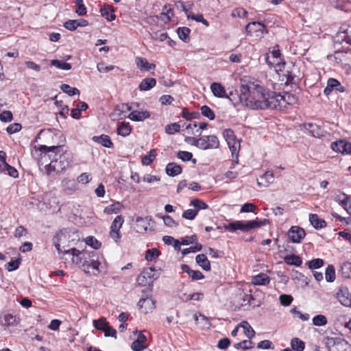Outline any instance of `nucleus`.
I'll return each mask as SVG.
<instances>
[{
  "instance_id": "f257e3e1",
  "label": "nucleus",
  "mask_w": 351,
  "mask_h": 351,
  "mask_svg": "<svg viewBox=\"0 0 351 351\" xmlns=\"http://www.w3.org/2000/svg\"><path fill=\"white\" fill-rule=\"evenodd\" d=\"M40 159L38 163L44 165L48 175L65 170L72 161V154L64 146L40 145Z\"/></svg>"
},
{
  "instance_id": "f03ea898",
  "label": "nucleus",
  "mask_w": 351,
  "mask_h": 351,
  "mask_svg": "<svg viewBox=\"0 0 351 351\" xmlns=\"http://www.w3.org/2000/svg\"><path fill=\"white\" fill-rule=\"evenodd\" d=\"M240 100L253 110L266 109L265 100L269 90L258 80L249 81L242 84L240 88Z\"/></svg>"
},
{
  "instance_id": "7ed1b4c3",
  "label": "nucleus",
  "mask_w": 351,
  "mask_h": 351,
  "mask_svg": "<svg viewBox=\"0 0 351 351\" xmlns=\"http://www.w3.org/2000/svg\"><path fill=\"white\" fill-rule=\"evenodd\" d=\"M71 256L72 261L84 268V270L93 275L99 274L98 255L94 251H80L76 248H71L64 251Z\"/></svg>"
},
{
  "instance_id": "20e7f679",
  "label": "nucleus",
  "mask_w": 351,
  "mask_h": 351,
  "mask_svg": "<svg viewBox=\"0 0 351 351\" xmlns=\"http://www.w3.org/2000/svg\"><path fill=\"white\" fill-rule=\"evenodd\" d=\"M267 220H250L247 221H235L226 225L225 229L231 232L240 230L243 232H248L252 229H256L261 227L267 223Z\"/></svg>"
},
{
  "instance_id": "39448f33",
  "label": "nucleus",
  "mask_w": 351,
  "mask_h": 351,
  "mask_svg": "<svg viewBox=\"0 0 351 351\" xmlns=\"http://www.w3.org/2000/svg\"><path fill=\"white\" fill-rule=\"evenodd\" d=\"M334 42L351 45V26H341L334 37Z\"/></svg>"
},
{
  "instance_id": "423d86ee",
  "label": "nucleus",
  "mask_w": 351,
  "mask_h": 351,
  "mask_svg": "<svg viewBox=\"0 0 351 351\" xmlns=\"http://www.w3.org/2000/svg\"><path fill=\"white\" fill-rule=\"evenodd\" d=\"M67 231L66 230H60L53 238V243L55 245L59 254H68L64 251L69 249H65V244L66 243Z\"/></svg>"
},
{
  "instance_id": "0eeeda50",
  "label": "nucleus",
  "mask_w": 351,
  "mask_h": 351,
  "mask_svg": "<svg viewBox=\"0 0 351 351\" xmlns=\"http://www.w3.org/2000/svg\"><path fill=\"white\" fill-rule=\"evenodd\" d=\"M123 222L124 219L123 216L117 215L111 224L110 236L116 243H118L121 239L120 228Z\"/></svg>"
},
{
  "instance_id": "6e6552de",
  "label": "nucleus",
  "mask_w": 351,
  "mask_h": 351,
  "mask_svg": "<svg viewBox=\"0 0 351 351\" xmlns=\"http://www.w3.org/2000/svg\"><path fill=\"white\" fill-rule=\"evenodd\" d=\"M200 149L203 150L217 149L219 146V141L215 135L203 136L200 137Z\"/></svg>"
},
{
  "instance_id": "1a4fd4ad",
  "label": "nucleus",
  "mask_w": 351,
  "mask_h": 351,
  "mask_svg": "<svg viewBox=\"0 0 351 351\" xmlns=\"http://www.w3.org/2000/svg\"><path fill=\"white\" fill-rule=\"evenodd\" d=\"M331 149L342 154H351V143L345 140H339L332 142L330 145Z\"/></svg>"
},
{
  "instance_id": "9d476101",
  "label": "nucleus",
  "mask_w": 351,
  "mask_h": 351,
  "mask_svg": "<svg viewBox=\"0 0 351 351\" xmlns=\"http://www.w3.org/2000/svg\"><path fill=\"white\" fill-rule=\"evenodd\" d=\"M306 235L303 228L299 226H292L288 231V237L293 243H299Z\"/></svg>"
},
{
  "instance_id": "9b49d317",
  "label": "nucleus",
  "mask_w": 351,
  "mask_h": 351,
  "mask_svg": "<svg viewBox=\"0 0 351 351\" xmlns=\"http://www.w3.org/2000/svg\"><path fill=\"white\" fill-rule=\"evenodd\" d=\"M131 107L128 104H121L117 105L113 111L111 112L110 117L113 120H119L125 117V114L131 110Z\"/></svg>"
},
{
  "instance_id": "f8f14e48",
  "label": "nucleus",
  "mask_w": 351,
  "mask_h": 351,
  "mask_svg": "<svg viewBox=\"0 0 351 351\" xmlns=\"http://www.w3.org/2000/svg\"><path fill=\"white\" fill-rule=\"evenodd\" d=\"M333 90L343 93L346 88L337 80L329 78L327 81V86L324 90V93L326 95H328Z\"/></svg>"
},
{
  "instance_id": "ddd939ff",
  "label": "nucleus",
  "mask_w": 351,
  "mask_h": 351,
  "mask_svg": "<svg viewBox=\"0 0 351 351\" xmlns=\"http://www.w3.org/2000/svg\"><path fill=\"white\" fill-rule=\"evenodd\" d=\"M303 127L305 132L312 136L320 138L323 136L324 130L319 125L315 123H304Z\"/></svg>"
},
{
  "instance_id": "4468645a",
  "label": "nucleus",
  "mask_w": 351,
  "mask_h": 351,
  "mask_svg": "<svg viewBox=\"0 0 351 351\" xmlns=\"http://www.w3.org/2000/svg\"><path fill=\"white\" fill-rule=\"evenodd\" d=\"M136 332L137 333L138 331L136 330ZM146 341L147 337L141 332H138L137 339L131 345L132 350L133 351H143L147 347L145 343Z\"/></svg>"
},
{
  "instance_id": "2eb2a0df",
  "label": "nucleus",
  "mask_w": 351,
  "mask_h": 351,
  "mask_svg": "<svg viewBox=\"0 0 351 351\" xmlns=\"http://www.w3.org/2000/svg\"><path fill=\"white\" fill-rule=\"evenodd\" d=\"M19 319L9 313H4L0 315V323L5 326H14L19 324Z\"/></svg>"
},
{
  "instance_id": "dca6fc26",
  "label": "nucleus",
  "mask_w": 351,
  "mask_h": 351,
  "mask_svg": "<svg viewBox=\"0 0 351 351\" xmlns=\"http://www.w3.org/2000/svg\"><path fill=\"white\" fill-rule=\"evenodd\" d=\"M348 346V342L345 340L340 339H330L328 340L327 346L329 351H345L341 348Z\"/></svg>"
},
{
  "instance_id": "f3484780",
  "label": "nucleus",
  "mask_w": 351,
  "mask_h": 351,
  "mask_svg": "<svg viewBox=\"0 0 351 351\" xmlns=\"http://www.w3.org/2000/svg\"><path fill=\"white\" fill-rule=\"evenodd\" d=\"M336 298L342 305L346 306L350 302L351 294L350 293L348 288L341 287L337 292Z\"/></svg>"
},
{
  "instance_id": "a211bd4d",
  "label": "nucleus",
  "mask_w": 351,
  "mask_h": 351,
  "mask_svg": "<svg viewBox=\"0 0 351 351\" xmlns=\"http://www.w3.org/2000/svg\"><path fill=\"white\" fill-rule=\"evenodd\" d=\"M265 26L260 22L249 23L245 27V31L248 35H253L254 33L263 34Z\"/></svg>"
},
{
  "instance_id": "6ab92c4d",
  "label": "nucleus",
  "mask_w": 351,
  "mask_h": 351,
  "mask_svg": "<svg viewBox=\"0 0 351 351\" xmlns=\"http://www.w3.org/2000/svg\"><path fill=\"white\" fill-rule=\"evenodd\" d=\"M274 181V175L272 171H266L257 179V184L259 186L268 187Z\"/></svg>"
},
{
  "instance_id": "aec40b11",
  "label": "nucleus",
  "mask_w": 351,
  "mask_h": 351,
  "mask_svg": "<svg viewBox=\"0 0 351 351\" xmlns=\"http://www.w3.org/2000/svg\"><path fill=\"white\" fill-rule=\"evenodd\" d=\"M281 94H276L274 92H270L269 90L267 99L265 100L266 103V109L271 108V109H278V103L280 99Z\"/></svg>"
},
{
  "instance_id": "412c9836",
  "label": "nucleus",
  "mask_w": 351,
  "mask_h": 351,
  "mask_svg": "<svg viewBox=\"0 0 351 351\" xmlns=\"http://www.w3.org/2000/svg\"><path fill=\"white\" fill-rule=\"evenodd\" d=\"M138 306L145 313H147L149 311L155 308V302L151 298H141L138 302Z\"/></svg>"
},
{
  "instance_id": "4be33fe9",
  "label": "nucleus",
  "mask_w": 351,
  "mask_h": 351,
  "mask_svg": "<svg viewBox=\"0 0 351 351\" xmlns=\"http://www.w3.org/2000/svg\"><path fill=\"white\" fill-rule=\"evenodd\" d=\"M277 104L278 110H283L287 107L288 105L291 104L294 101V97L289 93H285L280 95Z\"/></svg>"
},
{
  "instance_id": "5701e85b",
  "label": "nucleus",
  "mask_w": 351,
  "mask_h": 351,
  "mask_svg": "<svg viewBox=\"0 0 351 351\" xmlns=\"http://www.w3.org/2000/svg\"><path fill=\"white\" fill-rule=\"evenodd\" d=\"M237 301L241 306H250L251 301L254 300L253 296L250 293H245L243 291H238Z\"/></svg>"
},
{
  "instance_id": "b1692460",
  "label": "nucleus",
  "mask_w": 351,
  "mask_h": 351,
  "mask_svg": "<svg viewBox=\"0 0 351 351\" xmlns=\"http://www.w3.org/2000/svg\"><path fill=\"white\" fill-rule=\"evenodd\" d=\"M149 117L150 114L147 110H134L128 116L130 120L134 121H143Z\"/></svg>"
},
{
  "instance_id": "393cba45",
  "label": "nucleus",
  "mask_w": 351,
  "mask_h": 351,
  "mask_svg": "<svg viewBox=\"0 0 351 351\" xmlns=\"http://www.w3.org/2000/svg\"><path fill=\"white\" fill-rule=\"evenodd\" d=\"M210 90L213 95L219 98H228L224 87L219 83L213 82L210 85Z\"/></svg>"
},
{
  "instance_id": "a878e982",
  "label": "nucleus",
  "mask_w": 351,
  "mask_h": 351,
  "mask_svg": "<svg viewBox=\"0 0 351 351\" xmlns=\"http://www.w3.org/2000/svg\"><path fill=\"white\" fill-rule=\"evenodd\" d=\"M182 270L186 273L190 278H191L194 280H198L204 278V275L200 271L198 270H193L191 269L189 265L186 264H183L181 266Z\"/></svg>"
},
{
  "instance_id": "bb28decb",
  "label": "nucleus",
  "mask_w": 351,
  "mask_h": 351,
  "mask_svg": "<svg viewBox=\"0 0 351 351\" xmlns=\"http://www.w3.org/2000/svg\"><path fill=\"white\" fill-rule=\"evenodd\" d=\"M92 140L97 143L101 145H103L105 147L110 148L112 147L113 143L109 137V136L106 134H101L100 136H94L92 138Z\"/></svg>"
},
{
  "instance_id": "cd10ccee",
  "label": "nucleus",
  "mask_w": 351,
  "mask_h": 351,
  "mask_svg": "<svg viewBox=\"0 0 351 351\" xmlns=\"http://www.w3.org/2000/svg\"><path fill=\"white\" fill-rule=\"evenodd\" d=\"M182 167L180 165L175 162H169L166 166V173L169 176L175 177L182 173Z\"/></svg>"
},
{
  "instance_id": "c85d7f7f",
  "label": "nucleus",
  "mask_w": 351,
  "mask_h": 351,
  "mask_svg": "<svg viewBox=\"0 0 351 351\" xmlns=\"http://www.w3.org/2000/svg\"><path fill=\"white\" fill-rule=\"evenodd\" d=\"M149 223L146 219L138 217L136 219L134 229L138 233L145 232L147 230Z\"/></svg>"
},
{
  "instance_id": "c756f323",
  "label": "nucleus",
  "mask_w": 351,
  "mask_h": 351,
  "mask_svg": "<svg viewBox=\"0 0 351 351\" xmlns=\"http://www.w3.org/2000/svg\"><path fill=\"white\" fill-rule=\"evenodd\" d=\"M142 278H147L152 280V282L154 280H156L158 278V274L156 273L155 268L154 267H147L143 269L141 274L138 276V280L142 279Z\"/></svg>"
},
{
  "instance_id": "7c9ffc66",
  "label": "nucleus",
  "mask_w": 351,
  "mask_h": 351,
  "mask_svg": "<svg viewBox=\"0 0 351 351\" xmlns=\"http://www.w3.org/2000/svg\"><path fill=\"white\" fill-rule=\"evenodd\" d=\"M156 84V80L152 77L143 79L138 86L140 90L147 91L154 87Z\"/></svg>"
},
{
  "instance_id": "2f4dec72",
  "label": "nucleus",
  "mask_w": 351,
  "mask_h": 351,
  "mask_svg": "<svg viewBox=\"0 0 351 351\" xmlns=\"http://www.w3.org/2000/svg\"><path fill=\"white\" fill-rule=\"evenodd\" d=\"M309 221L315 229H320L326 226V221L324 219L319 218L316 214H310Z\"/></svg>"
},
{
  "instance_id": "473e14b6",
  "label": "nucleus",
  "mask_w": 351,
  "mask_h": 351,
  "mask_svg": "<svg viewBox=\"0 0 351 351\" xmlns=\"http://www.w3.org/2000/svg\"><path fill=\"white\" fill-rule=\"evenodd\" d=\"M252 282L255 285H266L269 283L270 279L267 274L261 273L254 276Z\"/></svg>"
},
{
  "instance_id": "72a5a7b5",
  "label": "nucleus",
  "mask_w": 351,
  "mask_h": 351,
  "mask_svg": "<svg viewBox=\"0 0 351 351\" xmlns=\"http://www.w3.org/2000/svg\"><path fill=\"white\" fill-rule=\"evenodd\" d=\"M136 63L141 70L150 71L156 67L154 64H150L145 58L141 57L136 58Z\"/></svg>"
},
{
  "instance_id": "f704fd0d",
  "label": "nucleus",
  "mask_w": 351,
  "mask_h": 351,
  "mask_svg": "<svg viewBox=\"0 0 351 351\" xmlns=\"http://www.w3.org/2000/svg\"><path fill=\"white\" fill-rule=\"evenodd\" d=\"M102 16L105 17L108 21H112L115 19V14L112 7L109 5H104L100 9Z\"/></svg>"
},
{
  "instance_id": "c9c22d12",
  "label": "nucleus",
  "mask_w": 351,
  "mask_h": 351,
  "mask_svg": "<svg viewBox=\"0 0 351 351\" xmlns=\"http://www.w3.org/2000/svg\"><path fill=\"white\" fill-rule=\"evenodd\" d=\"M196 263L205 271L210 270V261L204 254H198L195 258Z\"/></svg>"
},
{
  "instance_id": "e433bc0d",
  "label": "nucleus",
  "mask_w": 351,
  "mask_h": 351,
  "mask_svg": "<svg viewBox=\"0 0 351 351\" xmlns=\"http://www.w3.org/2000/svg\"><path fill=\"white\" fill-rule=\"evenodd\" d=\"M239 326L243 328L244 334L249 339H252L255 336V331L247 321H242L239 324Z\"/></svg>"
},
{
  "instance_id": "4c0bfd02",
  "label": "nucleus",
  "mask_w": 351,
  "mask_h": 351,
  "mask_svg": "<svg viewBox=\"0 0 351 351\" xmlns=\"http://www.w3.org/2000/svg\"><path fill=\"white\" fill-rule=\"evenodd\" d=\"M132 131V128L128 122H121L117 128V133L122 136H128Z\"/></svg>"
},
{
  "instance_id": "58836bf2",
  "label": "nucleus",
  "mask_w": 351,
  "mask_h": 351,
  "mask_svg": "<svg viewBox=\"0 0 351 351\" xmlns=\"http://www.w3.org/2000/svg\"><path fill=\"white\" fill-rule=\"evenodd\" d=\"M226 142L232 153V156L234 158L235 154H239L240 149V141L234 138L233 139L227 141Z\"/></svg>"
},
{
  "instance_id": "ea45409f",
  "label": "nucleus",
  "mask_w": 351,
  "mask_h": 351,
  "mask_svg": "<svg viewBox=\"0 0 351 351\" xmlns=\"http://www.w3.org/2000/svg\"><path fill=\"white\" fill-rule=\"evenodd\" d=\"M285 261L287 265L299 267L302 265V258L296 255L292 254L285 257Z\"/></svg>"
},
{
  "instance_id": "a19ab883",
  "label": "nucleus",
  "mask_w": 351,
  "mask_h": 351,
  "mask_svg": "<svg viewBox=\"0 0 351 351\" xmlns=\"http://www.w3.org/2000/svg\"><path fill=\"white\" fill-rule=\"evenodd\" d=\"M123 208V206L120 202H117L108 206H106L104 208V212L108 215H111L113 213H119Z\"/></svg>"
},
{
  "instance_id": "79ce46f5",
  "label": "nucleus",
  "mask_w": 351,
  "mask_h": 351,
  "mask_svg": "<svg viewBox=\"0 0 351 351\" xmlns=\"http://www.w3.org/2000/svg\"><path fill=\"white\" fill-rule=\"evenodd\" d=\"M265 61L270 67L274 68H280L281 66H283L285 64L282 58H271L266 57Z\"/></svg>"
},
{
  "instance_id": "37998d69",
  "label": "nucleus",
  "mask_w": 351,
  "mask_h": 351,
  "mask_svg": "<svg viewBox=\"0 0 351 351\" xmlns=\"http://www.w3.org/2000/svg\"><path fill=\"white\" fill-rule=\"evenodd\" d=\"M291 348L295 351H303L305 348L304 342L300 339L295 337L291 341Z\"/></svg>"
},
{
  "instance_id": "c03bdc74",
  "label": "nucleus",
  "mask_w": 351,
  "mask_h": 351,
  "mask_svg": "<svg viewBox=\"0 0 351 351\" xmlns=\"http://www.w3.org/2000/svg\"><path fill=\"white\" fill-rule=\"evenodd\" d=\"M325 278L327 282H332L335 280V269L332 265H328L325 271Z\"/></svg>"
},
{
  "instance_id": "a18cd8bd",
  "label": "nucleus",
  "mask_w": 351,
  "mask_h": 351,
  "mask_svg": "<svg viewBox=\"0 0 351 351\" xmlns=\"http://www.w3.org/2000/svg\"><path fill=\"white\" fill-rule=\"evenodd\" d=\"M156 156V151L151 149L149 153L144 156L141 159V162L143 165H149Z\"/></svg>"
},
{
  "instance_id": "49530a36",
  "label": "nucleus",
  "mask_w": 351,
  "mask_h": 351,
  "mask_svg": "<svg viewBox=\"0 0 351 351\" xmlns=\"http://www.w3.org/2000/svg\"><path fill=\"white\" fill-rule=\"evenodd\" d=\"M108 325L109 323L106 321L105 317H100L93 321V326L99 330L103 331Z\"/></svg>"
},
{
  "instance_id": "de8ad7c7",
  "label": "nucleus",
  "mask_w": 351,
  "mask_h": 351,
  "mask_svg": "<svg viewBox=\"0 0 351 351\" xmlns=\"http://www.w3.org/2000/svg\"><path fill=\"white\" fill-rule=\"evenodd\" d=\"M191 29L186 27H178L177 29V33L179 38L184 42H187L189 40V35Z\"/></svg>"
},
{
  "instance_id": "09e8293b",
  "label": "nucleus",
  "mask_w": 351,
  "mask_h": 351,
  "mask_svg": "<svg viewBox=\"0 0 351 351\" xmlns=\"http://www.w3.org/2000/svg\"><path fill=\"white\" fill-rule=\"evenodd\" d=\"M51 65L62 70L69 71L71 69V64L58 60H52L51 61Z\"/></svg>"
},
{
  "instance_id": "8fccbe9b",
  "label": "nucleus",
  "mask_w": 351,
  "mask_h": 351,
  "mask_svg": "<svg viewBox=\"0 0 351 351\" xmlns=\"http://www.w3.org/2000/svg\"><path fill=\"white\" fill-rule=\"evenodd\" d=\"M60 89L69 96H73L77 94L80 95V90L77 88H73L66 84H62L60 86Z\"/></svg>"
},
{
  "instance_id": "3c124183",
  "label": "nucleus",
  "mask_w": 351,
  "mask_h": 351,
  "mask_svg": "<svg viewBox=\"0 0 351 351\" xmlns=\"http://www.w3.org/2000/svg\"><path fill=\"white\" fill-rule=\"evenodd\" d=\"M337 202H339V204H341L345 209H346L349 205L350 202V198L348 195H346L345 193H342L341 195H339L336 197Z\"/></svg>"
},
{
  "instance_id": "603ef678",
  "label": "nucleus",
  "mask_w": 351,
  "mask_h": 351,
  "mask_svg": "<svg viewBox=\"0 0 351 351\" xmlns=\"http://www.w3.org/2000/svg\"><path fill=\"white\" fill-rule=\"evenodd\" d=\"M75 3L76 4L75 12L78 16H84L86 12V8L84 5L83 0H75Z\"/></svg>"
},
{
  "instance_id": "864d4df0",
  "label": "nucleus",
  "mask_w": 351,
  "mask_h": 351,
  "mask_svg": "<svg viewBox=\"0 0 351 351\" xmlns=\"http://www.w3.org/2000/svg\"><path fill=\"white\" fill-rule=\"evenodd\" d=\"M160 252L156 248L149 249L146 251L145 258L148 261H152L158 257Z\"/></svg>"
},
{
  "instance_id": "5fc2aeb1",
  "label": "nucleus",
  "mask_w": 351,
  "mask_h": 351,
  "mask_svg": "<svg viewBox=\"0 0 351 351\" xmlns=\"http://www.w3.org/2000/svg\"><path fill=\"white\" fill-rule=\"evenodd\" d=\"M200 110H201V113L203 116L207 117L210 120L215 119V114L210 107L204 105L201 107Z\"/></svg>"
},
{
  "instance_id": "6e6d98bb",
  "label": "nucleus",
  "mask_w": 351,
  "mask_h": 351,
  "mask_svg": "<svg viewBox=\"0 0 351 351\" xmlns=\"http://www.w3.org/2000/svg\"><path fill=\"white\" fill-rule=\"evenodd\" d=\"M279 71L282 72V75L286 77V83H295V78L296 75L294 73L293 70H285L282 71L280 69H279Z\"/></svg>"
},
{
  "instance_id": "4d7b16f0",
  "label": "nucleus",
  "mask_w": 351,
  "mask_h": 351,
  "mask_svg": "<svg viewBox=\"0 0 351 351\" xmlns=\"http://www.w3.org/2000/svg\"><path fill=\"white\" fill-rule=\"evenodd\" d=\"M324 264V261L322 258H314L307 263L308 267L311 269H319Z\"/></svg>"
},
{
  "instance_id": "13d9d810",
  "label": "nucleus",
  "mask_w": 351,
  "mask_h": 351,
  "mask_svg": "<svg viewBox=\"0 0 351 351\" xmlns=\"http://www.w3.org/2000/svg\"><path fill=\"white\" fill-rule=\"evenodd\" d=\"M190 205L193 206L195 210H197V211L202 209H206L208 207L204 202L199 199H194L191 200Z\"/></svg>"
},
{
  "instance_id": "bf43d9fd",
  "label": "nucleus",
  "mask_w": 351,
  "mask_h": 351,
  "mask_svg": "<svg viewBox=\"0 0 351 351\" xmlns=\"http://www.w3.org/2000/svg\"><path fill=\"white\" fill-rule=\"evenodd\" d=\"M313 324L317 326H325L327 324V319L323 315H317L313 318Z\"/></svg>"
},
{
  "instance_id": "052dcab7",
  "label": "nucleus",
  "mask_w": 351,
  "mask_h": 351,
  "mask_svg": "<svg viewBox=\"0 0 351 351\" xmlns=\"http://www.w3.org/2000/svg\"><path fill=\"white\" fill-rule=\"evenodd\" d=\"M341 273L344 277L351 278V263L345 262L342 264Z\"/></svg>"
},
{
  "instance_id": "680f3d73",
  "label": "nucleus",
  "mask_w": 351,
  "mask_h": 351,
  "mask_svg": "<svg viewBox=\"0 0 351 351\" xmlns=\"http://www.w3.org/2000/svg\"><path fill=\"white\" fill-rule=\"evenodd\" d=\"M1 171H8V175L12 178H17L19 176L18 171L8 163H5V166Z\"/></svg>"
},
{
  "instance_id": "e2e57ef3",
  "label": "nucleus",
  "mask_w": 351,
  "mask_h": 351,
  "mask_svg": "<svg viewBox=\"0 0 351 351\" xmlns=\"http://www.w3.org/2000/svg\"><path fill=\"white\" fill-rule=\"evenodd\" d=\"M252 341L250 340H244L241 342L235 343L234 345V347L235 349H240L242 348L243 350H248L252 348Z\"/></svg>"
},
{
  "instance_id": "0e129e2a",
  "label": "nucleus",
  "mask_w": 351,
  "mask_h": 351,
  "mask_svg": "<svg viewBox=\"0 0 351 351\" xmlns=\"http://www.w3.org/2000/svg\"><path fill=\"white\" fill-rule=\"evenodd\" d=\"M197 210L195 209H187L182 213V217L186 219L193 220L197 215Z\"/></svg>"
},
{
  "instance_id": "69168bd1",
  "label": "nucleus",
  "mask_w": 351,
  "mask_h": 351,
  "mask_svg": "<svg viewBox=\"0 0 351 351\" xmlns=\"http://www.w3.org/2000/svg\"><path fill=\"white\" fill-rule=\"evenodd\" d=\"M21 263V258H18L14 261H11L5 265V269L8 271H12L17 269Z\"/></svg>"
},
{
  "instance_id": "338daca9",
  "label": "nucleus",
  "mask_w": 351,
  "mask_h": 351,
  "mask_svg": "<svg viewBox=\"0 0 351 351\" xmlns=\"http://www.w3.org/2000/svg\"><path fill=\"white\" fill-rule=\"evenodd\" d=\"M180 129V125L177 123H173L166 125L165 132L169 134H173L178 132Z\"/></svg>"
},
{
  "instance_id": "774afa93",
  "label": "nucleus",
  "mask_w": 351,
  "mask_h": 351,
  "mask_svg": "<svg viewBox=\"0 0 351 351\" xmlns=\"http://www.w3.org/2000/svg\"><path fill=\"white\" fill-rule=\"evenodd\" d=\"M86 243L90 246H91L93 249L97 250L101 246V243L99 242L95 237H88L86 239Z\"/></svg>"
}]
</instances>
